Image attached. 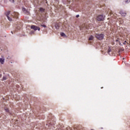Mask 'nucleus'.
<instances>
[{"label":"nucleus","mask_w":130,"mask_h":130,"mask_svg":"<svg viewBox=\"0 0 130 130\" xmlns=\"http://www.w3.org/2000/svg\"><path fill=\"white\" fill-rule=\"evenodd\" d=\"M59 27H60V24L56 23L55 25V27L56 28V29H59Z\"/></svg>","instance_id":"obj_7"},{"label":"nucleus","mask_w":130,"mask_h":130,"mask_svg":"<svg viewBox=\"0 0 130 130\" xmlns=\"http://www.w3.org/2000/svg\"><path fill=\"white\" fill-rule=\"evenodd\" d=\"M2 77V74H0V78Z\"/></svg>","instance_id":"obj_19"},{"label":"nucleus","mask_w":130,"mask_h":130,"mask_svg":"<svg viewBox=\"0 0 130 130\" xmlns=\"http://www.w3.org/2000/svg\"><path fill=\"white\" fill-rule=\"evenodd\" d=\"M125 4H128V3H130V0H126L125 1Z\"/></svg>","instance_id":"obj_12"},{"label":"nucleus","mask_w":130,"mask_h":130,"mask_svg":"<svg viewBox=\"0 0 130 130\" xmlns=\"http://www.w3.org/2000/svg\"><path fill=\"white\" fill-rule=\"evenodd\" d=\"M95 37L98 40H103L104 38V35L103 34H95Z\"/></svg>","instance_id":"obj_2"},{"label":"nucleus","mask_w":130,"mask_h":130,"mask_svg":"<svg viewBox=\"0 0 130 130\" xmlns=\"http://www.w3.org/2000/svg\"><path fill=\"white\" fill-rule=\"evenodd\" d=\"M111 51V49L110 48H109L108 50V53L109 54V52H110Z\"/></svg>","instance_id":"obj_13"},{"label":"nucleus","mask_w":130,"mask_h":130,"mask_svg":"<svg viewBox=\"0 0 130 130\" xmlns=\"http://www.w3.org/2000/svg\"><path fill=\"white\" fill-rule=\"evenodd\" d=\"M31 29H33L35 30V31H36V30H38V31H40V28L38 27L36 25H31L30 26Z\"/></svg>","instance_id":"obj_4"},{"label":"nucleus","mask_w":130,"mask_h":130,"mask_svg":"<svg viewBox=\"0 0 130 130\" xmlns=\"http://www.w3.org/2000/svg\"><path fill=\"white\" fill-rule=\"evenodd\" d=\"M80 17V15H76V18H79Z\"/></svg>","instance_id":"obj_17"},{"label":"nucleus","mask_w":130,"mask_h":130,"mask_svg":"<svg viewBox=\"0 0 130 130\" xmlns=\"http://www.w3.org/2000/svg\"><path fill=\"white\" fill-rule=\"evenodd\" d=\"M3 80H4V81H6V80H7V77L4 76V77H3Z\"/></svg>","instance_id":"obj_15"},{"label":"nucleus","mask_w":130,"mask_h":130,"mask_svg":"<svg viewBox=\"0 0 130 130\" xmlns=\"http://www.w3.org/2000/svg\"><path fill=\"white\" fill-rule=\"evenodd\" d=\"M22 11H23V12H24L25 13H27V14H28V11H27L26 8H23Z\"/></svg>","instance_id":"obj_11"},{"label":"nucleus","mask_w":130,"mask_h":130,"mask_svg":"<svg viewBox=\"0 0 130 130\" xmlns=\"http://www.w3.org/2000/svg\"><path fill=\"white\" fill-rule=\"evenodd\" d=\"M9 1H10V3H15V1H14V0H9Z\"/></svg>","instance_id":"obj_14"},{"label":"nucleus","mask_w":130,"mask_h":130,"mask_svg":"<svg viewBox=\"0 0 130 130\" xmlns=\"http://www.w3.org/2000/svg\"><path fill=\"white\" fill-rule=\"evenodd\" d=\"M5 15L9 21L10 22L12 21V18H18V16H19V13L18 12H14L13 14H11V11H8L5 13Z\"/></svg>","instance_id":"obj_1"},{"label":"nucleus","mask_w":130,"mask_h":130,"mask_svg":"<svg viewBox=\"0 0 130 130\" xmlns=\"http://www.w3.org/2000/svg\"><path fill=\"white\" fill-rule=\"evenodd\" d=\"M120 14L122 16V17H125V16H126V13L122 11H120Z\"/></svg>","instance_id":"obj_6"},{"label":"nucleus","mask_w":130,"mask_h":130,"mask_svg":"<svg viewBox=\"0 0 130 130\" xmlns=\"http://www.w3.org/2000/svg\"><path fill=\"white\" fill-rule=\"evenodd\" d=\"M60 35L62 37H64V38H67V35H66V34H64V32H61Z\"/></svg>","instance_id":"obj_8"},{"label":"nucleus","mask_w":130,"mask_h":130,"mask_svg":"<svg viewBox=\"0 0 130 130\" xmlns=\"http://www.w3.org/2000/svg\"><path fill=\"white\" fill-rule=\"evenodd\" d=\"M2 58H0V62L1 64H4L5 63V58L3 57V56H2Z\"/></svg>","instance_id":"obj_5"},{"label":"nucleus","mask_w":130,"mask_h":130,"mask_svg":"<svg viewBox=\"0 0 130 130\" xmlns=\"http://www.w3.org/2000/svg\"><path fill=\"white\" fill-rule=\"evenodd\" d=\"M40 11L41 12V13H44L45 9H44L43 8H40Z\"/></svg>","instance_id":"obj_9"},{"label":"nucleus","mask_w":130,"mask_h":130,"mask_svg":"<svg viewBox=\"0 0 130 130\" xmlns=\"http://www.w3.org/2000/svg\"><path fill=\"white\" fill-rule=\"evenodd\" d=\"M94 39V37L93 36H90V37L89 38L88 40L89 41H92Z\"/></svg>","instance_id":"obj_10"},{"label":"nucleus","mask_w":130,"mask_h":130,"mask_svg":"<svg viewBox=\"0 0 130 130\" xmlns=\"http://www.w3.org/2000/svg\"><path fill=\"white\" fill-rule=\"evenodd\" d=\"M105 19V16L103 15H99L96 17L97 21H99V22L101 21H104V19Z\"/></svg>","instance_id":"obj_3"},{"label":"nucleus","mask_w":130,"mask_h":130,"mask_svg":"<svg viewBox=\"0 0 130 130\" xmlns=\"http://www.w3.org/2000/svg\"><path fill=\"white\" fill-rule=\"evenodd\" d=\"M126 43V41H125L123 43V44H125Z\"/></svg>","instance_id":"obj_18"},{"label":"nucleus","mask_w":130,"mask_h":130,"mask_svg":"<svg viewBox=\"0 0 130 130\" xmlns=\"http://www.w3.org/2000/svg\"><path fill=\"white\" fill-rule=\"evenodd\" d=\"M42 27H44V28H46V25H42Z\"/></svg>","instance_id":"obj_16"},{"label":"nucleus","mask_w":130,"mask_h":130,"mask_svg":"<svg viewBox=\"0 0 130 130\" xmlns=\"http://www.w3.org/2000/svg\"><path fill=\"white\" fill-rule=\"evenodd\" d=\"M11 33H12V34H14V33L13 32V31H11Z\"/></svg>","instance_id":"obj_20"}]
</instances>
